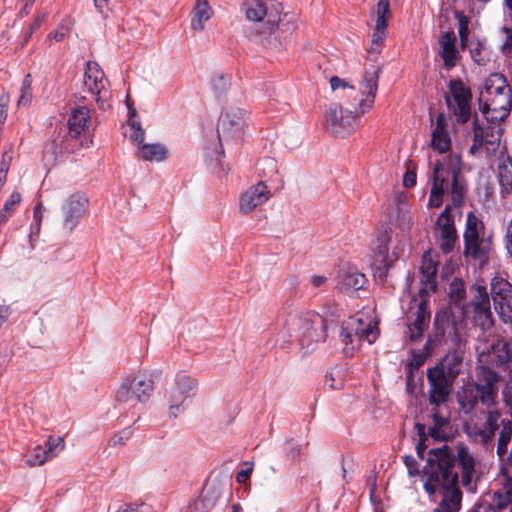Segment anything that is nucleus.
Returning <instances> with one entry per match:
<instances>
[{
    "label": "nucleus",
    "instance_id": "f257e3e1",
    "mask_svg": "<svg viewBox=\"0 0 512 512\" xmlns=\"http://www.w3.org/2000/svg\"><path fill=\"white\" fill-rule=\"evenodd\" d=\"M430 165L431 168L428 172V182L431 185L429 205L435 208L440 207L445 195L451 199V205H446L439 215L435 227V235L442 251L449 253L453 250L457 238L450 208L451 206L460 207L464 203L467 183L461 173V158L457 154L443 156L434 163L430 162Z\"/></svg>",
    "mask_w": 512,
    "mask_h": 512
},
{
    "label": "nucleus",
    "instance_id": "f03ea898",
    "mask_svg": "<svg viewBox=\"0 0 512 512\" xmlns=\"http://www.w3.org/2000/svg\"><path fill=\"white\" fill-rule=\"evenodd\" d=\"M479 106L486 122L474 119L473 143L469 151L474 156L491 158L500 148L503 133L500 122L509 115L512 107V90L503 75L495 73L485 79Z\"/></svg>",
    "mask_w": 512,
    "mask_h": 512
},
{
    "label": "nucleus",
    "instance_id": "7ed1b4c3",
    "mask_svg": "<svg viewBox=\"0 0 512 512\" xmlns=\"http://www.w3.org/2000/svg\"><path fill=\"white\" fill-rule=\"evenodd\" d=\"M458 474L454 471V456L447 445L431 449L422 470L424 490L433 495L445 490L441 502L433 512H459L461 492L455 488Z\"/></svg>",
    "mask_w": 512,
    "mask_h": 512
},
{
    "label": "nucleus",
    "instance_id": "20e7f679",
    "mask_svg": "<svg viewBox=\"0 0 512 512\" xmlns=\"http://www.w3.org/2000/svg\"><path fill=\"white\" fill-rule=\"evenodd\" d=\"M379 74L380 67L370 65L365 70L359 89L338 76H332L329 83L332 91L336 92V96L346 101V108L352 109L356 117L359 118L370 110L374 104Z\"/></svg>",
    "mask_w": 512,
    "mask_h": 512
},
{
    "label": "nucleus",
    "instance_id": "39448f33",
    "mask_svg": "<svg viewBox=\"0 0 512 512\" xmlns=\"http://www.w3.org/2000/svg\"><path fill=\"white\" fill-rule=\"evenodd\" d=\"M377 323L369 318L351 316L343 321L339 331V341L342 352L347 357H352L361 347L363 342L369 345L378 338Z\"/></svg>",
    "mask_w": 512,
    "mask_h": 512
},
{
    "label": "nucleus",
    "instance_id": "423d86ee",
    "mask_svg": "<svg viewBox=\"0 0 512 512\" xmlns=\"http://www.w3.org/2000/svg\"><path fill=\"white\" fill-rule=\"evenodd\" d=\"M197 387V380L189 374L185 372L176 374L174 382L165 392L169 417L176 418L185 411L186 402L195 396Z\"/></svg>",
    "mask_w": 512,
    "mask_h": 512
},
{
    "label": "nucleus",
    "instance_id": "0eeeda50",
    "mask_svg": "<svg viewBox=\"0 0 512 512\" xmlns=\"http://www.w3.org/2000/svg\"><path fill=\"white\" fill-rule=\"evenodd\" d=\"M154 390L153 380L144 374L126 377L115 392L117 403L134 406L136 403L146 402Z\"/></svg>",
    "mask_w": 512,
    "mask_h": 512
},
{
    "label": "nucleus",
    "instance_id": "6e6552de",
    "mask_svg": "<svg viewBox=\"0 0 512 512\" xmlns=\"http://www.w3.org/2000/svg\"><path fill=\"white\" fill-rule=\"evenodd\" d=\"M448 110L460 124H465L471 117L472 93L470 88L460 79H451L445 95Z\"/></svg>",
    "mask_w": 512,
    "mask_h": 512
},
{
    "label": "nucleus",
    "instance_id": "1a4fd4ad",
    "mask_svg": "<svg viewBox=\"0 0 512 512\" xmlns=\"http://www.w3.org/2000/svg\"><path fill=\"white\" fill-rule=\"evenodd\" d=\"M484 226L472 212L467 215L464 232V254L474 259L483 260L491 250V241L484 237Z\"/></svg>",
    "mask_w": 512,
    "mask_h": 512
},
{
    "label": "nucleus",
    "instance_id": "9d476101",
    "mask_svg": "<svg viewBox=\"0 0 512 512\" xmlns=\"http://www.w3.org/2000/svg\"><path fill=\"white\" fill-rule=\"evenodd\" d=\"M352 109L344 108L341 103H330L324 113V126L335 136L345 137L352 133L358 124Z\"/></svg>",
    "mask_w": 512,
    "mask_h": 512
},
{
    "label": "nucleus",
    "instance_id": "9b49d317",
    "mask_svg": "<svg viewBox=\"0 0 512 512\" xmlns=\"http://www.w3.org/2000/svg\"><path fill=\"white\" fill-rule=\"evenodd\" d=\"M287 323L292 330H303L299 342L303 348L313 350L318 342L316 326H323L321 316L313 311L297 312L289 316Z\"/></svg>",
    "mask_w": 512,
    "mask_h": 512
},
{
    "label": "nucleus",
    "instance_id": "f8f14e48",
    "mask_svg": "<svg viewBox=\"0 0 512 512\" xmlns=\"http://www.w3.org/2000/svg\"><path fill=\"white\" fill-rule=\"evenodd\" d=\"M490 295L499 319L512 327V284L502 277H494L490 282Z\"/></svg>",
    "mask_w": 512,
    "mask_h": 512
},
{
    "label": "nucleus",
    "instance_id": "ddd939ff",
    "mask_svg": "<svg viewBox=\"0 0 512 512\" xmlns=\"http://www.w3.org/2000/svg\"><path fill=\"white\" fill-rule=\"evenodd\" d=\"M108 80L96 62L89 61L84 73V86L95 95L99 108L106 110L109 104L110 92L107 89Z\"/></svg>",
    "mask_w": 512,
    "mask_h": 512
},
{
    "label": "nucleus",
    "instance_id": "4468645a",
    "mask_svg": "<svg viewBox=\"0 0 512 512\" xmlns=\"http://www.w3.org/2000/svg\"><path fill=\"white\" fill-rule=\"evenodd\" d=\"M391 16L389 0H378L370 12V19L375 22L371 35L369 52L379 53L387 37V21Z\"/></svg>",
    "mask_w": 512,
    "mask_h": 512
},
{
    "label": "nucleus",
    "instance_id": "2eb2a0df",
    "mask_svg": "<svg viewBox=\"0 0 512 512\" xmlns=\"http://www.w3.org/2000/svg\"><path fill=\"white\" fill-rule=\"evenodd\" d=\"M87 207L88 199L81 192L73 193L66 198L61 206L63 227L72 231L84 217Z\"/></svg>",
    "mask_w": 512,
    "mask_h": 512
},
{
    "label": "nucleus",
    "instance_id": "dca6fc26",
    "mask_svg": "<svg viewBox=\"0 0 512 512\" xmlns=\"http://www.w3.org/2000/svg\"><path fill=\"white\" fill-rule=\"evenodd\" d=\"M429 402L436 406L444 403L450 394L452 382L446 376L443 367L435 366L428 369Z\"/></svg>",
    "mask_w": 512,
    "mask_h": 512
},
{
    "label": "nucleus",
    "instance_id": "f3484780",
    "mask_svg": "<svg viewBox=\"0 0 512 512\" xmlns=\"http://www.w3.org/2000/svg\"><path fill=\"white\" fill-rule=\"evenodd\" d=\"M501 414L497 409L488 410L485 422L482 425L472 424L466 427L468 436L476 443H491L495 432L499 428Z\"/></svg>",
    "mask_w": 512,
    "mask_h": 512
},
{
    "label": "nucleus",
    "instance_id": "a211bd4d",
    "mask_svg": "<svg viewBox=\"0 0 512 512\" xmlns=\"http://www.w3.org/2000/svg\"><path fill=\"white\" fill-rule=\"evenodd\" d=\"M437 44V54L443 62L444 69L447 71L452 70L461 59L454 31H447L440 35L437 39Z\"/></svg>",
    "mask_w": 512,
    "mask_h": 512
},
{
    "label": "nucleus",
    "instance_id": "6ab92c4d",
    "mask_svg": "<svg viewBox=\"0 0 512 512\" xmlns=\"http://www.w3.org/2000/svg\"><path fill=\"white\" fill-rule=\"evenodd\" d=\"M271 197V192L265 182L260 181L248 187L239 199V211L242 214H249L255 208L266 203Z\"/></svg>",
    "mask_w": 512,
    "mask_h": 512
},
{
    "label": "nucleus",
    "instance_id": "aec40b11",
    "mask_svg": "<svg viewBox=\"0 0 512 512\" xmlns=\"http://www.w3.org/2000/svg\"><path fill=\"white\" fill-rule=\"evenodd\" d=\"M246 111L232 107L226 110L220 117L218 123V132L229 136H240L246 126Z\"/></svg>",
    "mask_w": 512,
    "mask_h": 512
},
{
    "label": "nucleus",
    "instance_id": "412c9836",
    "mask_svg": "<svg viewBox=\"0 0 512 512\" xmlns=\"http://www.w3.org/2000/svg\"><path fill=\"white\" fill-rule=\"evenodd\" d=\"M448 121L443 113H439L433 124L431 132V147L439 154H446L451 149V136Z\"/></svg>",
    "mask_w": 512,
    "mask_h": 512
},
{
    "label": "nucleus",
    "instance_id": "4be33fe9",
    "mask_svg": "<svg viewBox=\"0 0 512 512\" xmlns=\"http://www.w3.org/2000/svg\"><path fill=\"white\" fill-rule=\"evenodd\" d=\"M366 283V276L353 266L340 269L336 276V288L346 293L364 289Z\"/></svg>",
    "mask_w": 512,
    "mask_h": 512
},
{
    "label": "nucleus",
    "instance_id": "5701e85b",
    "mask_svg": "<svg viewBox=\"0 0 512 512\" xmlns=\"http://www.w3.org/2000/svg\"><path fill=\"white\" fill-rule=\"evenodd\" d=\"M430 316L426 302L422 301L416 311L408 317V335L412 341H417L422 337L429 325Z\"/></svg>",
    "mask_w": 512,
    "mask_h": 512
},
{
    "label": "nucleus",
    "instance_id": "b1692460",
    "mask_svg": "<svg viewBox=\"0 0 512 512\" xmlns=\"http://www.w3.org/2000/svg\"><path fill=\"white\" fill-rule=\"evenodd\" d=\"M214 16V10L208 0H194L190 13V28L194 32H202L206 22Z\"/></svg>",
    "mask_w": 512,
    "mask_h": 512
},
{
    "label": "nucleus",
    "instance_id": "393cba45",
    "mask_svg": "<svg viewBox=\"0 0 512 512\" xmlns=\"http://www.w3.org/2000/svg\"><path fill=\"white\" fill-rule=\"evenodd\" d=\"M449 451L454 456V459L457 457L458 463L462 470V483L464 486L469 487L472 483V479L476 474V459L473 456V453L466 446H459L457 448V454L453 453L452 449L449 448Z\"/></svg>",
    "mask_w": 512,
    "mask_h": 512
},
{
    "label": "nucleus",
    "instance_id": "a878e982",
    "mask_svg": "<svg viewBox=\"0 0 512 512\" xmlns=\"http://www.w3.org/2000/svg\"><path fill=\"white\" fill-rule=\"evenodd\" d=\"M498 182L502 196L512 192V162L505 148H499Z\"/></svg>",
    "mask_w": 512,
    "mask_h": 512
},
{
    "label": "nucleus",
    "instance_id": "bb28decb",
    "mask_svg": "<svg viewBox=\"0 0 512 512\" xmlns=\"http://www.w3.org/2000/svg\"><path fill=\"white\" fill-rule=\"evenodd\" d=\"M90 120V111L85 106H78L71 110V115L68 119L69 133L77 137L82 134Z\"/></svg>",
    "mask_w": 512,
    "mask_h": 512
},
{
    "label": "nucleus",
    "instance_id": "cd10ccee",
    "mask_svg": "<svg viewBox=\"0 0 512 512\" xmlns=\"http://www.w3.org/2000/svg\"><path fill=\"white\" fill-rule=\"evenodd\" d=\"M497 377L494 373L489 372L486 383L477 386V393L482 404L486 405L489 410L495 404L497 398V389L495 383Z\"/></svg>",
    "mask_w": 512,
    "mask_h": 512
},
{
    "label": "nucleus",
    "instance_id": "c85d7f7f",
    "mask_svg": "<svg viewBox=\"0 0 512 512\" xmlns=\"http://www.w3.org/2000/svg\"><path fill=\"white\" fill-rule=\"evenodd\" d=\"M138 157L144 161L161 162L167 157L165 146L159 143L142 144L138 147Z\"/></svg>",
    "mask_w": 512,
    "mask_h": 512
},
{
    "label": "nucleus",
    "instance_id": "c756f323",
    "mask_svg": "<svg viewBox=\"0 0 512 512\" xmlns=\"http://www.w3.org/2000/svg\"><path fill=\"white\" fill-rule=\"evenodd\" d=\"M389 242L390 237L387 232L381 233L377 237V245L373 247L375 253V263L379 268L386 267L389 264Z\"/></svg>",
    "mask_w": 512,
    "mask_h": 512
},
{
    "label": "nucleus",
    "instance_id": "7c9ffc66",
    "mask_svg": "<svg viewBox=\"0 0 512 512\" xmlns=\"http://www.w3.org/2000/svg\"><path fill=\"white\" fill-rule=\"evenodd\" d=\"M473 320L477 326L486 330L493 326V315L490 301L472 308Z\"/></svg>",
    "mask_w": 512,
    "mask_h": 512
},
{
    "label": "nucleus",
    "instance_id": "2f4dec72",
    "mask_svg": "<svg viewBox=\"0 0 512 512\" xmlns=\"http://www.w3.org/2000/svg\"><path fill=\"white\" fill-rule=\"evenodd\" d=\"M501 424H502V429L499 433L496 453H497L499 459L501 460V462H503V460L506 458L508 445L512 439V420L511 421L510 420H508V421L502 420Z\"/></svg>",
    "mask_w": 512,
    "mask_h": 512
},
{
    "label": "nucleus",
    "instance_id": "473e14b6",
    "mask_svg": "<svg viewBox=\"0 0 512 512\" xmlns=\"http://www.w3.org/2000/svg\"><path fill=\"white\" fill-rule=\"evenodd\" d=\"M244 6L246 18L249 21L262 22L268 15L266 5L261 0H248Z\"/></svg>",
    "mask_w": 512,
    "mask_h": 512
},
{
    "label": "nucleus",
    "instance_id": "72a5a7b5",
    "mask_svg": "<svg viewBox=\"0 0 512 512\" xmlns=\"http://www.w3.org/2000/svg\"><path fill=\"white\" fill-rule=\"evenodd\" d=\"M49 460L51 458L46 452V448L41 445H37L25 455V462L30 467L41 466Z\"/></svg>",
    "mask_w": 512,
    "mask_h": 512
},
{
    "label": "nucleus",
    "instance_id": "f704fd0d",
    "mask_svg": "<svg viewBox=\"0 0 512 512\" xmlns=\"http://www.w3.org/2000/svg\"><path fill=\"white\" fill-rule=\"evenodd\" d=\"M398 222L399 227L403 231H409L412 226V219L407 209V203L404 196H399L398 199Z\"/></svg>",
    "mask_w": 512,
    "mask_h": 512
},
{
    "label": "nucleus",
    "instance_id": "c9c22d12",
    "mask_svg": "<svg viewBox=\"0 0 512 512\" xmlns=\"http://www.w3.org/2000/svg\"><path fill=\"white\" fill-rule=\"evenodd\" d=\"M472 299L470 302V307L473 308L475 306L482 305L490 301L489 294L484 285L475 283L471 287Z\"/></svg>",
    "mask_w": 512,
    "mask_h": 512
},
{
    "label": "nucleus",
    "instance_id": "e433bc0d",
    "mask_svg": "<svg viewBox=\"0 0 512 512\" xmlns=\"http://www.w3.org/2000/svg\"><path fill=\"white\" fill-rule=\"evenodd\" d=\"M46 452L50 456L51 459L55 458L60 452H62L65 448V442L63 438L57 436H50L46 442Z\"/></svg>",
    "mask_w": 512,
    "mask_h": 512
},
{
    "label": "nucleus",
    "instance_id": "4c0bfd02",
    "mask_svg": "<svg viewBox=\"0 0 512 512\" xmlns=\"http://www.w3.org/2000/svg\"><path fill=\"white\" fill-rule=\"evenodd\" d=\"M128 126H129V139L133 143L137 144L138 147L141 146L143 144L145 132L141 128L140 123L137 122L136 120L130 118L128 121Z\"/></svg>",
    "mask_w": 512,
    "mask_h": 512
},
{
    "label": "nucleus",
    "instance_id": "58836bf2",
    "mask_svg": "<svg viewBox=\"0 0 512 512\" xmlns=\"http://www.w3.org/2000/svg\"><path fill=\"white\" fill-rule=\"evenodd\" d=\"M215 502L216 499H206V497L201 496L188 506L187 512H208Z\"/></svg>",
    "mask_w": 512,
    "mask_h": 512
},
{
    "label": "nucleus",
    "instance_id": "ea45409f",
    "mask_svg": "<svg viewBox=\"0 0 512 512\" xmlns=\"http://www.w3.org/2000/svg\"><path fill=\"white\" fill-rule=\"evenodd\" d=\"M458 34L460 38V46L462 49H465L468 45L469 21L464 15H460L458 18Z\"/></svg>",
    "mask_w": 512,
    "mask_h": 512
},
{
    "label": "nucleus",
    "instance_id": "a19ab883",
    "mask_svg": "<svg viewBox=\"0 0 512 512\" xmlns=\"http://www.w3.org/2000/svg\"><path fill=\"white\" fill-rule=\"evenodd\" d=\"M449 295L451 300L457 304L460 305V302L464 300L466 291L463 286V283L461 281H453L449 286Z\"/></svg>",
    "mask_w": 512,
    "mask_h": 512
},
{
    "label": "nucleus",
    "instance_id": "79ce46f5",
    "mask_svg": "<svg viewBox=\"0 0 512 512\" xmlns=\"http://www.w3.org/2000/svg\"><path fill=\"white\" fill-rule=\"evenodd\" d=\"M21 94L18 100L19 105L26 106L28 105L32 100V91H31V79L30 75H27L21 86Z\"/></svg>",
    "mask_w": 512,
    "mask_h": 512
},
{
    "label": "nucleus",
    "instance_id": "37998d69",
    "mask_svg": "<svg viewBox=\"0 0 512 512\" xmlns=\"http://www.w3.org/2000/svg\"><path fill=\"white\" fill-rule=\"evenodd\" d=\"M498 359L506 370L512 372V343H505L499 351Z\"/></svg>",
    "mask_w": 512,
    "mask_h": 512
},
{
    "label": "nucleus",
    "instance_id": "c03bdc74",
    "mask_svg": "<svg viewBox=\"0 0 512 512\" xmlns=\"http://www.w3.org/2000/svg\"><path fill=\"white\" fill-rule=\"evenodd\" d=\"M130 437L131 431L129 429H123L122 431L111 436L108 443L112 447L124 446Z\"/></svg>",
    "mask_w": 512,
    "mask_h": 512
},
{
    "label": "nucleus",
    "instance_id": "a18cd8bd",
    "mask_svg": "<svg viewBox=\"0 0 512 512\" xmlns=\"http://www.w3.org/2000/svg\"><path fill=\"white\" fill-rule=\"evenodd\" d=\"M433 422L434 426L429 428V434L432 437H438V432L440 429H442L445 425L448 424V421L445 417L439 415V413L434 410L433 411Z\"/></svg>",
    "mask_w": 512,
    "mask_h": 512
},
{
    "label": "nucleus",
    "instance_id": "49530a36",
    "mask_svg": "<svg viewBox=\"0 0 512 512\" xmlns=\"http://www.w3.org/2000/svg\"><path fill=\"white\" fill-rule=\"evenodd\" d=\"M420 269L422 274L429 280L436 275L437 265L431 259H427L426 256H424Z\"/></svg>",
    "mask_w": 512,
    "mask_h": 512
},
{
    "label": "nucleus",
    "instance_id": "de8ad7c7",
    "mask_svg": "<svg viewBox=\"0 0 512 512\" xmlns=\"http://www.w3.org/2000/svg\"><path fill=\"white\" fill-rule=\"evenodd\" d=\"M484 45L478 41L475 46L471 47L470 54L475 63L478 65H484L486 63V57L482 55Z\"/></svg>",
    "mask_w": 512,
    "mask_h": 512
},
{
    "label": "nucleus",
    "instance_id": "09e8293b",
    "mask_svg": "<svg viewBox=\"0 0 512 512\" xmlns=\"http://www.w3.org/2000/svg\"><path fill=\"white\" fill-rule=\"evenodd\" d=\"M435 324L441 329L442 334H446L450 324V315L447 312L437 313L435 316Z\"/></svg>",
    "mask_w": 512,
    "mask_h": 512
},
{
    "label": "nucleus",
    "instance_id": "8fccbe9b",
    "mask_svg": "<svg viewBox=\"0 0 512 512\" xmlns=\"http://www.w3.org/2000/svg\"><path fill=\"white\" fill-rule=\"evenodd\" d=\"M21 201V195L18 192H13L8 200L4 204V211L12 213V211L15 209V207L20 203Z\"/></svg>",
    "mask_w": 512,
    "mask_h": 512
},
{
    "label": "nucleus",
    "instance_id": "3c124183",
    "mask_svg": "<svg viewBox=\"0 0 512 512\" xmlns=\"http://www.w3.org/2000/svg\"><path fill=\"white\" fill-rule=\"evenodd\" d=\"M41 224L40 222H34L32 221L30 225V232H29V242H30V248L31 250L34 249L35 244L34 242L39 236L40 230H41Z\"/></svg>",
    "mask_w": 512,
    "mask_h": 512
},
{
    "label": "nucleus",
    "instance_id": "603ef678",
    "mask_svg": "<svg viewBox=\"0 0 512 512\" xmlns=\"http://www.w3.org/2000/svg\"><path fill=\"white\" fill-rule=\"evenodd\" d=\"M495 505L482 503L475 507L472 512H500L501 510H505L506 508H500L497 504V499L494 498Z\"/></svg>",
    "mask_w": 512,
    "mask_h": 512
},
{
    "label": "nucleus",
    "instance_id": "864d4df0",
    "mask_svg": "<svg viewBox=\"0 0 512 512\" xmlns=\"http://www.w3.org/2000/svg\"><path fill=\"white\" fill-rule=\"evenodd\" d=\"M403 461H404L405 466L408 469V474L410 476H414L418 473L417 461L415 460V458L413 456L405 455L403 457Z\"/></svg>",
    "mask_w": 512,
    "mask_h": 512
},
{
    "label": "nucleus",
    "instance_id": "5fc2aeb1",
    "mask_svg": "<svg viewBox=\"0 0 512 512\" xmlns=\"http://www.w3.org/2000/svg\"><path fill=\"white\" fill-rule=\"evenodd\" d=\"M503 31L506 33V40L502 44L501 51L503 54H510L512 52V30L505 27Z\"/></svg>",
    "mask_w": 512,
    "mask_h": 512
},
{
    "label": "nucleus",
    "instance_id": "6e6d98bb",
    "mask_svg": "<svg viewBox=\"0 0 512 512\" xmlns=\"http://www.w3.org/2000/svg\"><path fill=\"white\" fill-rule=\"evenodd\" d=\"M8 102H9V99L6 95L0 96V126L6 120Z\"/></svg>",
    "mask_w": 512,
    "mask_h": 512
},
{
    "label": "nucleus",
    "instance_id": "4d7b16f0",
    "mask_svg": "<svg viewBox=\"0 0 512 512\" xmlns=\"http://www.w3.org/2000/svg\"><path fill=\"white\" fill-rule=\"evenodd\" d=\"M417 180L416 172L412 170H408L403 177V185L406 188H411L415 186Z\"/></svg>",
    "mask_w": 512,
    "mask_h": 512
},
{
    "label": "nucleus",
    "instance_id": "13d9d810",
    "mask_svg": "<svg viewBox=\"0 0 512 512\" xmlns=\"http://www.w3.org/2000/svg\"><path fill=\"white\" fill-rule=\"evenodd\" d=\"M285 451L288 456L294 458L300 453V448L295 442L287 441L285 443Z\"/></svg>",
    "mask_w": 512,
    "mask_h": 512
},
{
    "label": "nucleus",
    "instance_id": "bf43d9fd",
    "mask_svg": "<svg viewBox=\"0 0 512 512\" xmlns=\"http://www.w3.org/2000/svg\"><path fill=\"white\" fill-rule=\"evenodd\" d=\"M44 207L41 202H37L33 209V221L42 223Z\"/></svg>",
    "mask_w": 512,
    "mask_h": 512
},
{
    "label": "nucleus",
    "instance_id": "052dcab7",
    "mask_svg": "<svg viewBox=\"0 0 512 512\" xmlns=\"http://www.w3.org/2000/svg\"><path fill=\"white\" fill-rule=\"evenodd\" d=\"M327 281V277L323 275H312L310 277V283L314 288L322 287Z\"/></svg>",
    "mask_w": 512,
    "mask_h": 512
},
{
    "label": "nucleus",
    "instance_id": "680f3d73",
    "mask_svg": "<svg viewBox=\"0 0 512 512\" xmlns=\"http://www.w3.org/2000/svg\"><path fill=\"white\" fill-rule=\"evenodd\" d=\"M12 161V153L10 151H5L2 155V160L0 162V169L9 170L10 163Z\"/></svg>",
    "mask_w": 512,
    "mask_h": 512
},
{
    "label": "nucleus",
    "instance_id": "e2e57ef3",
    "mask_svg": "<svg viewBox=\"0 0 512 512\" xmlns=\"http://www.w3.org/2000/svg\"><path fill=\"white\" fill-rule=\"evenodd\" d=\"M251 472L252 468L240 470L236 475L237 482L241 484L245 483L249 479Z\"/></svg>",
    "mask_w": 512,
    "mask_h": 512
},
{
    "label": "nucleus",
    "instance_id": "0e129e2a",
    "mask_svg": "<svg viewBox=\"0 0 512 512\" xmlns=\"http://www.w3.org/2000/svg\"><path fill=\"white\" fill-rule=\"evenodd\" d=\"M265 30L263 33H272L275 31L277 27V22L275 19H271V16H268L267 20L264 22Z\"/></svg>",
    "mask_w": 512,
    "mask_h": 512
},
{
    "label": "nucleus",
    "instance_id": "69168bd1",
    "mask_svg": "<svg viewBox=\"0 0 512 512\" xmlns=\"http://www.w3.org/2000/svg\"><path fill=\"white\" fill-rule=\"evenodd\" d=\"M116 512H139L134 504H122Z\"/></svg>",
    "mask_w": 512,
    "mask_h": 512
},
{
    "label": "nucleus",
    "instance_id": "338daca9",
    "mask_svg": "<svg viewBox=\"0 0 512 512\" xmlns=\"http://www.w3.org/2000/svg\"><path fill=\"white\" fill-rule=\"evenodd\" d=\"M23 1V7L20 10L21 14H27L28 9L33 5L35 0H22Z\"/></svg>",
    "mask_w": 512,
    "mask_h": 512
},
{
    "label": "nucleus",
    "instance_id": "774afa93",
    "mask_svg": "<svg viewBox=\"0 0 512 512\" xmlns=\"http://www.w3.org/2000/svg\"><path fill=\"white\" fill-rule=\"evenodd\" d=\"M10 216H11V213L5 212L4 209L1 210V212H0V227L7 222L8 218Z\"/></svg>",
    "mask_w": 512,
    "mask_h": 512
}]
</instances>
